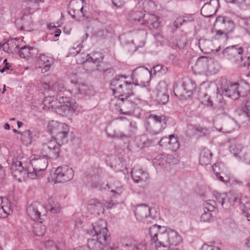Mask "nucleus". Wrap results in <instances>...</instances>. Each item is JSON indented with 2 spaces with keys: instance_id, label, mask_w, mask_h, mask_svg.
Returning <instances> with one entry per match:
<instances>
[{
  "instance_id": "obj_1",
  "label": "nucleus",
  "mask_w": 250,
  "mask_h": 250,
  "mask_svg": "<svg viewBox=\"0 0 250 250\" xmlns=\"http://www.w3.org/2000/svg\"><path fill=\"white\" fill-rule=\"evenodd\" d=\"M149 76V70L144 67H138L134 69L131 74L132 83L125 80L126 77L123 75L117 76L110 83L111 88L113 93H118V98L128 97L132 96L133 92V84L141 85L146 87L149 84L147 81L146 84L143 82L146 79L147 80Z\"/></svg>"
},
{
  "instance_id": "obj_2",
  "label": "nucleus",
  "mask_w": 250,
  "mask_h": 250,
  "mask_svg": "<svg viewBox=\"0 0 250 250\" xmlns=\"http://www.w3.org/2000/svg\"><path fill=\"white\" fill-rule=\"evenodd\" d=\"M148 234L151 244L157 248H169L178 245L182 241L180 235L176 231L156 224L149 228Z\"/></svg>"
},
{
  "instance_id": "obj_3",
  "label": "nucleus",
  "mask_w": 250,
  "mask_h": 250,
  "mask_svg": "<svg viewBox=\"0 0 250 250\" xmlns=\"http://www.w3.org/2000/svg\"><path fill=\"white\" fill-rule=\"evenodd\" d=\"M44 109H51L62 116L72 115L79 109L78 104L75 100L62 96L58 100L54 96L45 97L43 102Z\"/></svg>"
},
{
  "instance_id": "obj_4",
  "label": "nucleus",
  "mask_w": 250,
  "mask_h": 250,
  "mask_svg": "<svg viewBox=\"0 0 250 250\" xmlns=\"http://www.w3.org/2000/svg\"><path fill=\"white\" fill-rule=\"evenodd\" d=\"M144 101L140 98L134 96L117 98L115 96L111 99L110 106L121 114L131 115L133 114L135 109Z\"/></svg>"
},
{
  "instance_id": "obj_5",
  "label": "nucleus",
  "mask_w": 250,
  "mask_h": 250,
  "mask_svg": "<svg viewBox=\"0 0 250 250\" xmlns=\"http://www.w3.org/2000/svg\"><path fill=\"white\" fill-rule=\"evenodd\" d=\"M244 49L239 45L227 47L223 51V56L232 63L239 67H247L250 66V57H243L242 54Z\"/></svg>"
},
{
  "instance_id": "obj_6",
  "label": "nucleus",
  "mask_w": 250,
  "mask_h": 250,
  "mask_svg": "<svg viewBox=\"0 0 250 250\" xmlns=\"http://www.w3.org/2000/svg\"><path fill=\"white\" fill-rule=\"evenodd\" d=\"M47 129L52 137L62 144L67 143L69 127L66 124L52 121L48 123Z\"/></svg>"
},
{
  "instance_id": "obj_7",
  "label": "nucleus",
  "mask_w": 250,
  "mask_h": 250,
  "mask_svg": "<svg viewBox=\"0 0 250 250\" xmlns=\"http://www.w3.org/2000/svg\"><path fill=\"white\" fill-rule=\"evenodd\" d=\"M48 156L42 155L41 157L38 155L33 154L30 156V164L32 167V171H28V177L32 179L39 177L41 172L45 170L48 164L47 158Z\"/></svg>"
},
{
  "instance_id": "obj_8",
  "label": "nucleus",
  "mask_w": 250,
  "mask_h": 250,
  "mask_svg": "<svg viewBox=\"0 0 250 250\" xmlns=\"http://www.w3.org/2000/svg\"><path fill=\"white\" fill-rule=\"evenodd\" d=\"M167 120L165 116L150 114L148 121L145 125L146 130L150 133L157 134L161 132L166 127Z\"/></svg>"
},
{
  "instance_id": "obj_9",
  "label": "nucleus",
  "mask_w": 250,
  "mask_h": 250,
  "mask_svg": "<svg viewBox=\"0 0 250 250\" xmlns=\"http://www.w3.org/2000/svg\"><path fill=\"white\" fill-rule=\"evenodd\" d=\"M62 144L55 138L42 144L40 148L41 153L45 156L57 158L59 156L60 147Z\"/></svg>"
},
{
  "instance_id": "obj_10",
  "label": "nucleus",
  "mask_w": 250,
  "mask_h": 250,
  "mask_svg": "<svg viewBox=\"0 0 250 250\" xmlns=\"http://www.w3.org/2000/svg\"><path fill=\"white\" fill-rule=\"evenodd\" d=\"M217 62H215L212 58L203 56L199 58L194 65V68L198 73H215L218 71L215 65Z\"/></svg>"
},
{
  "instance_id": "obj_11",
  "label": "nucleus",
  "mask_w": 250,
  "mask_h": 250,
  "mask_svg": "<svg viewBox=\"0 0 250 250\" xmlns=\"http://www.w3.org/2000/svg\"><path fill=\"white\" fill-rule=\"evenodd\" d=\"M213 196L217 202L220 204L222 207L226 209L230 208L238 201V198L236 195L231 193H220L214 191Z\"/></svg>"
},
{
  "instance_id": "obj_12",
  "label": "nucleus",
  "mask_w": 250,
  "mask_h": 250,
  "mask_svg": "<svg viewBox=\"0 0 250 250\" xmlns=\"http://www.w3.org/2000/svg\"><path fill=\"white\" fill-rule=\"evenodd\" d=\"M54 182L62 183L71 180L74 175L73 169L64 165L58 167L54 173Z\"/></svg>"
},
{
  "instance_id": "obj_13",
  "label": "nucleus",
  "mask_w": 250,
  "mask_h": 250,
  "mask_svg": "<svg viewBox=\"0 0 250 250\" xmlns=\"http://www.w3.org/2000/svg\"><path fill=\"white\" fill-rule=\"evenodd\" d=\"M104 57V56L101 52H93L90 54L86 55L85 61H84V59L80 61L79 59H80V56H78L77 57V61L78 63H79L92 62L96 64L97 67L96 69L98 71L104 73L107 70V68L102 67V64H104V63H102Z\"/></svg>"
},
{
  "instance_id": "obj_14",
  "label": "nucleus",
  "mask_w": 250,
  "mask_h": 250,
  "mask_svg": "<svg viewBox=\"0 0 250 250\" xmlns=\"http://www.w3.org/2000/svg\"><path fill=\"white\" fill-rule=\"evenodd\" d=\"M198 99L202 104L207 106L224 108L226 104L221 95L217 96V99L214 101L211 100L210 97L206 92L202 91V90L199 91Z\"/></svg>"
},
{
  "instance_id": "obj_15",
  "label": "nucleus",
  "mask_w": 250,
  "mask_h": 250,
  "mask_svg": "<svg viewBox=\"0 0 250 250\" xmlns=\"http://www.w3.org/2000/svg\"><path fill=\"white\" fill-rule=\"evenodd\" d=\"M214 26L221 28L216 31V36L220 37L224 34L227 36V33L231 30L234 24L232 21L227 20L225 17L219 16L216 19Z\"/></svg>"
},
{
  "instance_id": "obj_16",
  "label": "nucleus",
  "mask_w": 250,
  "mask_h": 250,
  "mask_svg": "<svg viewBox=\"0 0 250 250\" xmlns=\"http://www.w3.org/2000/svg\"><path fill=\"white\" fill-rule=\"evenodd\" d=\"M11 171L12 175L15 179L21 182L27 176L30 169H27L22 165L20 161H13L11 166Z\"/></svg>"
},
{
  "instance_id": "obj_17",
  "label": "nucleus",
  "mask_w": 250,
  "mask_h": 250,
  "mask_svg": "<svg viewBox=\"0 0 250 250\" xmlns=\"http://www.w3.org/2000/svg\"><path fill=\"white\" fill-rule=\"evenodd\" d=\"M150 210L149 207L145 204L138 205L135 210V215L137 220L144 223H148L151 222L152 219L150 216Z\"/></svg>"
},
{
  "instance_id": "obj_18",
  "label": "nucleus",
  "mask_w": 250,
  "mask_h": 250,
  "mask_svg": "<svg viewBox=\"0 0 250 250\" xmlns=\"http://www.w3.org/2000/svg\"><path fill=\"white\" fill-rule=\"evenodd\" d=\"M43 208V206L40 204L34 202L27 207L26 213L33 220L42 223L43 219L42 218L41 210Z\"/></svg>"
},
{
  "instance_id": "obj_19",
  "label": "nucleus",
  "mask_w": 250,
  "mask_h": 250,
  "mask_svg": "<svg viewBox=\"0 0 250 250\" xmlns=\"http://www.w3.org/2000/svg\"><path fill=\"white\" fill-rule=\"evenodd\" d=\"M71 82L75 85L74 93L79 96L80 98L94 94V90L91 85L84 83H78L77 81H75L72 80H71Z\"/></svg>"
},
{
  "instance_id": "obj_20",
  "label": "nucleus",
  "mask_w": 250,
  "mask_h": 250,
  "mask_svg": "<svg viewBox=\"0 0 250 250\" xmlns=\"http://www.w3.org/2000/svg\"><path fill=\"white\" fill-rule=\"evenodd\" d=\"M145 13L143 11L132 10L126 14V18L129 23L135 26H142Z\"/></svg>"
},
{
  "instance_id": "obj_21",
  "label": "nucleus",
  "mask_w": 250,
  "mask_h": 250,
  "mask_svg": "<svg viewBox=\"0 0 250 250\" xmlns=\"http://www.w3.org/2000/svg\"><path fill=\"white\" fill-rule=\"evenodd\" d=\"M219 6L218 0H210L202 6L201 14L205 17H211L216 13Z\"/></svg>"
},
{
  "instance_id": "obj_22",
  "label": "nucleus",
  "mask_w": 250,
  "mask_h": 250,
  "mask_svg": "<svg viewBox=\"0 0 250 250\" xmlns=\"http://www.w3.org/2000/svg\"><path fill=\"white\" fill-rule=\"evenodd\" d=\"M156 100L158 103L162 104L168 102L169 96L167 94V86L164 82H160L157 85Z\"/></svg>"
},
{
  "instance_id": "obj_23",
  "label": "nucleus",
  "mask_w": 250,
  "mask_h": 250,
  "mask_svg": "<svg viewBox=\"0 0 250 250\" xmlns=\"http://www.w3.org/2000/svg\"><path fill=\"white\" fill-rule=\"evenodd\" d=\"M69 13L74 18L84 17L85 14L83 12V3L80 0H74L70 4Z\"/></svg>"
},
{
  "instance_id": "obj_24",
  "label": "nucleus",
  "mask_w": 250,
  "mask_h": 250,
  "mask_svg": "<svg viewBox=\"0 0 250 250\" xmlns=\"http://www.w3.org/2000/svg\"><path fill=\"white\" fill-rule=\"evenodd\" d=\"M104 204L96 199H91L88 202L87 208L89 211L94 214L99 215L104 211Z\"/></svg>"
},
{
  "instance_id": "obj_25",
  "label": "nucleus",
  "mask_w": 250,
  "mask_h": 250,
  "mask_svg": "<svg viewBox=\"0 0 250 250\" xmlns=\"http://www.w3.org/2000/svg\"><path fill=\"white\" fill-rule=\"evenodd\" d=\"M39 67L42 68L41 72L44 73L50 69L51 66L54 63V59L46 56L44 54H40L38 60Z\"/></svg>"
},
{
  "instance_id": "obj_26",
  "label": "nucleus",
  "mask_w": 250,
  "mask_h": 250,
  "mask_svg": "<svg viewBox=\"0 0 250 250\" xmlns=\"http://www.w3.org/2000/svg\"><path fill=\"white\" fill-rule=\"evenodd\" d=\"M158 20V17L155 14L145 13L142 26H146L150 29H156L160 25Z\"/></svg>"
},
{
  "instance_id": "obj_27",
  "label": "nucleus",
  "mask_w": 250,
  "mask_h": 250,
  "mask_svg": "<svg viewBox=\"0 0 250 250\" xmlns=\"http://www.w3.org/2000/svg\"><path fill=\"white\" fill-rule=\"evenodd\" d=\"M90 232L88 230L87 233L90 235H97L100 234V233L103 231V233L104 232L108 231V229L106 227V224L105 221L103 219H100L97 222L93 223L91 225Z\"/></svg>"
},
{
  "instance_id": "obj_28",
  "label": "nucleus",
  "mask_w": 250,
  "mask_h": 250,
  "mask_svg": "<svg viewBox=\"0 0 250 250\" xmlns=\"http://www.w3.org/2000/svg\"><path fill=\"white\" fill-rule=\"evenodd\" d=\"M131 177L136 183L145 181L148 178V173L139 167H135L131 170Z\"/></svg>"
},
{
  "instance_id": "obj_29",
  "label": "nucleus",
  "mask_w": 250,
  "mask_h": 250,
  "mask_svg": "<svg viewBox=\"0 0 250 250\" xmlns=\"http://www.w3.org/2000/svg\"><path fill=\"white\" fill-rule=\"evenodd\" d=\"M243 146L236 140H234L230 142V145L229 147V152L233 155V156L239 160L242 158L246 159L245 155L242 153Z\"/></svg>"
},
{
  "instance_id": "obj_30",
  "label": "nucleus",
  "mask_w": 250,
  "mask_h": 250,
  "mask_svg": "<svg viewBox=\"0 0 250 250\" xmlns=\"http://www.w3.org/2000/svg\"><path fill=\"white\" fill-rule=\"evenodd\" d=\"M132 33L134 35V38L132 42L137 47L143 46L145 43L146 32L144 29H139L138 30L134 31Z\"/></svg>"
},
{
  "instance_id": "obj_31",
  "label": "nucleus",
  "mask_w": 250,
  "mask_h": 250,
  "mask_svg": "<svg viewBox=\"0 0 250 250\" xmlns=\"http://www.w3.org/2000/svg\"><path fill=\"white\" fill-rule=\"evenodd\" d=\"M238 83H234L228 85L226 88L222 90L223 94L233 100H236L239 98L238 95Z\"/></svg>"
},
{
  "instance_id": "obj_32",
  "label": "nucleus",
  "mask_w": 250,
  "mask_h": 250,
  "mask_svg": "<svg viewBox=\"0 0 250 250\" xmlns=\"http://www.w3.org/2000/svg\"><path fill=\"white\" fill-rule=\"evenodd\" d=\"M42 87L45 90L48 89L49 91H51L54 94H59L65 90L64 84L61 81H58L51 85L47 83H43L42 84Z\"/></svg>"
},
{
  "instance_id": "obj_33",
  "label": "nucleus",
  "mask_w": 250,
  "mask_h": 250,
  "mask_svg": "<svg viewBox=\"0 0 250 250\" xmlns=\"http://www.w3.org/2000/svg\"><path fill=\"white\" fill-rule=\"evenodd\" d=\"M192 87L191 89H188V84H182L181 85L176 86L174 87V93L177 97H182L185 95V94H188V96L191 94L195 90V84H192Z\"/></svg>"
},
{
  "instance_id": "obj_34",
  "label": "nucleus",
  "mask_w": 250,
  "mask_h": 250,
  "mask_svg": "<svg viewBox=\"0 0 250 250\" xmlns=\"http://www.w3.org/2000/svg\"><path fill=\"white\" fill-rule=\"evenodd\" d=\"M240 208L244 215L250 221V201L246 196H242L239 199Z\"/></svg>"
},
{
  "instance_id": "obj_35",
  "label": "nucleus",
  "mask_w": 250,
  "mask_h": 250,
  "mask_svg": "<svg viewBox=\"0 0 250 250\" xmlns=\"http://www.w3.org/2000/svg\"><path fill=\"white\" fill-rule=\"evenodd\" d=\"M1 216L0 217L5 218L8 215L12 213L13 210L11 202L6 198L1 199Z\"/></svg>"
},
{
  "instance_id": "obj_36",
  "label": "nucleus",
  "mask_w": 250,
  "mask_h": 250,
  "mask_svg": "<svg viewBox=\"0 0 250 250\" xmlns=\"http://www.w3.org/2000/svg\"><path fill=\"white\" fill-rule=\"evenodd\" d=\"M212 153L208 149H203L201 151L199 157V163L202 165H208L210 164Z\"/></svg>"
},
{
  "instance_id": "obj_37",
  "label": "nucleus",
  "mask_w": 250,
  "mask_h": 250,
  "mask_svg": "<svg viewBox=\"0 0 250 250\" xmlns=\"http://www.w3.org/2000/svg\"><path fill=\"white\" fill-rule=\"evenodd\" d=\"M238 95L239 97L247 96L250 92V84L245 81H242L238 83Z\"/></svg>"
},
{
  "instance_id": "obj_38",
  "label": "nucleus",
  "mask_w": 250,
  "mask_h": 250,
  "mask_svg": "<svg viewBox=\"0 0 250 250\" xmlns=\"http://www.w3.org/2000/svg\"><path fill=\"white\" fill-rule=\"evenodd\" d=\"M104 232L103 233L102 231L100 234H98V235H93V237H95L104 246H107L109 244L110 241L109 233L108 231L106 232L104 231Z\"/></svg>"
},
{
  "instance_id": "obj_39",
  "label": "nucleus",
  "mask_w": 250,
  "mask_h": 250,
  "mask_svg": "<svg viewBox=\"0 0 250 250\" xmlns=\"http://www.w3.org/2000/svg\"><path fill=\"white\" fill-rule=\"evenodd\" d=\"M111 126L107 127L105 129L106 134L108 137L124 139L128 138L130 137L129 135L125 134L121 132H116L114 131L111 132Z\"/></svg>"
},
{
  "instance_id": "obj_40",
  "label": "nucleus",
  "mask_w": 250,
  "mask_h": 250,
  "mask_svg": "<svg viewBox=\"0 0 250 250\" xmlns=\"http://www.w3.org/2000/svg\"><path fill=\"white\" fill-rule=\"evenodd\" d=\"M138 5L140 7L142 8L144 13L146 12H149L155 7L154 3L150 0H139Z\"/></svg>"
},
{
  "instance_id": "obj_41",
  "label": "nucleus",
  "mask_w": 250,
  "mask_h": 250,
  "mask_svg": "<svg viewBox=\"0 0 250 250\" xmlns=\"http://www.w3.org/2000/svg\"><path fill=\"white\" fill-rule=\"evenodd\" d=\"M22 24L21 27V30L29 31L32 28L33 21L29 15H24L22 18Z\"/></svg>"
},
{
  "instance_id": "obj_42",
  "label": "nucleus",
  "mask_w": 250,
  "mask_h": 250,
  "mask_svg": "<svg viewBox=\"0 0 250 250\" xmlns=\"http://www.w3.org/2000/svg\"><path fill=\"white\" fill-rule=\"evenodd\" d=\"M87 247L90 250H103L104 246L95 237H93L92 239H88Z\"/></svg>"
},
{
  "instance_id": "obj_43",
  "label": "nucleus",
  "mask_w": 250,
  "mask_h": 250,
  "mask_svg": "<svg viewBox=\"0 0 250 250\" xmlns=\"http://www.w3.org/2000/svg\"><path fill=\"white\" fill-rule=\"evenodd\" d=\"M33 137L29 130H26L21 133V141L25 146H28L32 143Z\"/></svg>"
},
{
  "instance_id": "obj_44",
  "label": "nucleus",
  "mask_w": 250,
  "mask_h": 250,
  "mask_svg": "<svg viewBox=\"0 0 250 250\" xmlns=\"http://www.w3.org/2000/svg\"><path fill=\"white\" fill-rule=\"evenodd\" d=\"M180 147V144L174 135H169V140L168 148L172 151H176Z\"/></svg>"
},
{
  "instance_id": "obj_45",
  "label": "nucleus",
  "mask_w": 250,
  "mask_h": 250,
  "mask_svg": "<svg viewBox=\"0 0 250 250\" xmlns=\"http://www.w3.org/2000/svg\"><path fill=\"white\" fill-rule=\"evenodd\" d=\"M33 50L34 48L32 47L24 46L20 49L19 51V56L23 58H28L32 56Z\"/></svg>"
},
{
  "instance_id": "obj_46",
  "label": "nucleus",
  "mask_w": 250,
  "mask_h": 250,
  "mask_svg": "<svg viewBox=\"0 0 250 250\" xmlns=\"http://www.w3.org/2000/svg\"><path fill=\"white\" fill-rule=\"evenodd\" d=\"M46 231V227L42 223L36 224L33 227V232L36 236H42Z\"/></svg>"
},
{
  "instance_id": "obj_47",
  "label": "nucleus",
  "mask_w": 250,
  "mask_h": 250,
  "mask_svg": "<svg viewBox=\"0 0 250 250\" xmlns=\"http://www.w3.org/2000/svg\"><path fill=\"white\" fill-rule=\"evenodd\" d=\"M166 156L165 154H160L156 156V157L154 160V163L156 166H160L162 167H166Z\"/></svg>"
},
{
  "instance_id": "obj_48",
  "label": "nucleus",
  "mask_w": 250,
  "mask_h": 250,
  "mask_svg": "<svg viewBox=\"0 0 250 250\" xmlns=\"http://www.w3.org/2000/svg\"><path fill=\"white\" fill-rule=\"evenodd\" d=\"M14 45H16V42L13 40H10L8 42L1 44V47L2 48L3 50L7 52H11L12 49L14 48Z\"/></svg>"
},
{
  "instance_id": "obj_49",
  "label": "nucleus",
  "mask_w": 250,
  "mask_h": 250,
  "mask_svg": "<svg viewBox=\"0 0 250 250\" xmlns=\"http://www.w3.org/2000/svg\"><path fill=\"white\" fill-rule=\"evenodd\" d=\"M201 221L204 222H210L213 220L211 212L207 210H204V212L201 215Z\"/></svg>"
},
{
  "instance_id": "obj_50",
  "label": "nucleus",
  "mask_w": 250,
  "mask_h": 250,
  "mask_svg": "<svg viewBox=\"0 0 250 250\" xmlns=\"http://www.w3.org/2000/svg\"><path fill=\"white\" fill-rule=\"evenodd\" d=\"M215 201L212 200H208L205 202L204 204L203 210H207L209 212H212L215 208V205H216Z\"/></svg>"
},
{
  "instance_id": "obj_51",
  "label": "nucleus",
  "mask_w": 250,
  "mask_h": 250,
  "mask_svg": "<svg viewBox=\"0 0 250 250\" xmlns=\"http://www.w3.org/2000/svg\"><path fill=\"white\" fill-rule=\"evenodd\" d=\"M195 129L196 135H198L200 136H204L209 133V130L207 127L199 125H196Z\"/></svg>"
},
{
  "instance_id": "obj_52",
  "label": "nucleus",
  "mask_w": 250,
  "mask_h": 250,
  "mask_svg": "<svg viewBox=\"0 0 250 250\" xmlns=\"http://www.w3.org/2000/svg\"><path fill=\"white\" fill-rule=\"evenodd\" d=\"M196 125H189L187 126L186 134L189 138L196 135Z\"/></svg>"
},
{
  "instance_id": "obj_53",
  "label": "nucleus",
  "mask_w": 250,
  "mask_h": 250,
  "mask_svg": "<svg viewBox=\"0 0 250 250\" xmlns=\"http://www.w3.org/2000/svg\"><path fill=\"white\" fill-rule=\"evenodd\" d=\"M43 245L45 250H58L57 246L51 240L46 241Z\"/></svg>"
},
{
  "instance_id": "obj_54",
  "label": "nucleus",
  "mask_w": 250,
  "mask_h": 250,
  "mask_svg": "<svg viewBox=\"0 0 250 250\" xmlns=\"http://www.w3.org/2000/svg\"><path fill=\"white\" fill-rule=\"evenodd\" d=\"M214 242H210V244H204L200 250H221L218 246L214 245Z\"/></svg>"
},
{
  "instance_id": "obj_55",
  "label": "nucleus",
  "mask_w": 250,
  "mask_h": 250,
  "mask_svg": "<svg viewBox=\"0 0 250 250\" xmlns=\"http://www.w3.org/2000/svg\"><path fill=\"white\" fill-rule=\"evenodd\" d=\"M223 165L221 163H216L212 166V170L215 175L220 174L223 172Z\"/></svg>"
},
{
  "instance_id": "obj_56",
  "label": "nucleus",
  "mask_w": 250,
  "mask_h": 250,
  "mask_svg": "<svg viewBox=\"0 0 250 250\" xmlns=\"http://www.w3.org/2000/svg\"><path fill=\"white\" fill-rule=\"evenodd\" d=\"M153 71L155 73L156 72H160L161 73L164 74L167 72V68L163 65H156L153 67Z\"/></svg>"
},
{
  "instance_id": "obj_57",
  "label": "nucleus",
  "mask_w": 250,
  "mask_h": 250,
  "mask_svg": "<svg viewBox=\"0 0 250 250\" xmlns=\"http://www.w3.org/2000/svg\"><path fill=\"white\" fill-rule=\"evenodd\" d=\"M184 23V20L182 17H178L173 22V25L175 27L176 29L180 27Z\"/></svg>"
},
{
  "instance_id": "obj_58",
  "label": "nucleus",
  "mask_w": 250,
  "mask_h": 250,
  "mask_svg": "<svg viewBox=\"0 0 250 250\" xmlns=\"http://www.w3.org/2000/svg\"><path fill=\"white\" fill-rule=\"evenodd\" d=\"M241 23L243 27L246 30L247 32L250 34V20L249 19H242Z\"/></svg>"
},
{
  "instance_id": "obj_59",
  "label": "nucleus",
  "mask_w": 250,
  "mask_h": 250,
  "mask_svg": "<svg viewBox=\"0 0 250 250\" xmlns=\"http://www.w3.org/2000/svg\"><path fill=\"white\" fill-rule=\"evenodd\" d=\"M167 165L168 164H174L176 163V159L171 155L165 154Z\"/></svg>"
},
{
  "instance_id": "obj_60",
  "label": "nucleus",
  "mask_w": 250,
  "mask_h": 250,
  "mask_svg": "<svg viewBox=\"0 0 250 250\" xmlns=\"http://www.w3.org/2000/svg\"><path fill=\"white\" fill-rule=\"evenodd\" d=\"M3 66H0V72L3 73L5 70L10 69L11 65L7 62L6 59H4L3 61Z\"/></svg>"
},
{
  "instance_id": "obj_61",
  "label": "nucleus",
  "mask_w": 250,
  "mask_h": 250,
  "mask_svg": "<svg viewBox=\"0 0 250 250\" xmlns=\"http://www.w3.org/2000/svg\"><path fill=\"white\" fill-rule=\"evenodd\" d=\"M169 136L168 137L165 136L161 138L159 142V144L161 146H166L168 147L169 143Z\"/></svg>"
},
{
  "instance_id": "obj_62",
  "label": "nucleus",
  "mask_w": 250,
  "mask_h": 250,
  "mask_svg": "<svg viewBox=\"0 0 250 250\" xmlns=\"http://www.w3.org/2000/svg\"><path fill=\"white\" fill-rule=\"evenodd\" d=\"M244 112L250 120V100H249L246 101L245 107L244 108Z\"/></svg>"
},
{
  "instance_id": "obj_63",
  "label": "nucleus",
  "mask_w": 250,
  "mask_h": 250,
  "mask_svg": "<svg viewBox=\"0 0 250 250\" xmlns=\"http://www.w3.org/2000/svg\"><path fill=\"white\" fill-rule=\"evenodd\" d=\"M104 34V31L102 29H94L92 31V35L95 37H101Z\"/></svg>"
},
{
  "instance_id": "obj_64",
  "label": "nucleus",
  "mask_w": 250,
  "mask_h": 250,
  "mask_svg": "<svg viewBox=\"0 0 250 250\" xmlns=\"http://www.w3.org/2000/svg\"><path fill=\"white\" fill-rule=\"evenodd\" d=\"M81 47L79 45H77V47L75 48L74 47L70 49L69 54L71 56H75L77 55L81 50Z\"/></svg>"
}]
</instances>
